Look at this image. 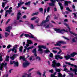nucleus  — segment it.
I'll return each mask as SVG.
<instances>
[{
  "instance_id": "23",
  "label": "nucleus",
  "mask_w": 77,
  "mask_h": 77,
  "mask_svg": "<svg viewBox=\"0 0 77 77\" xmlns=\"http://www.w3.org/2000/svg\"><path fill=\"white\" fill-rule=\"evenodd\" d=\"M9 56L7 55L5 58V61H9Z\"/></svg>"
},
{
  "instance_id": "27",
  "label": "nucleus",
  "mask_w": 77,
  "mask_h": 77,
  "mask_svg": "<svg viewBox=\"0 0 77 77\" xmlns=\"http://www.w3.org/2000/svg\"><path fill=\"white\" fill-rule=\"evenodd\" d=\"M65 63H66V64H68L69 65H71V66H74V64H71V63H70L66 62Z\"/></svg>"
},
{
  "instance_id": "49",
  "label": "nucleus",
  "mask_w": 77,
  "mask_h": 77,
  "mask_svg": "<svg viewBox=\"0 0 77 77\" xmlns=\"http://www.w3.org/2000/svg\"><path fill=\"white\" fill-rule=\"evenodd\" d=\"M11 51H12L14 52V50H13V48L11 49L10 50H9L8 51V52L9 53Z\"/></svg>"
},
{
  "instance_id": "59",
  "label": "nucleus",
  "mask_w": 77,
  "mask_h": 77,
  "mask_svg": "<svg viewBox=\"0 0 77 77\" xmlns=\"http://www.w3.org/2000/svg\"><path fill=\"white\" fill-rule=\"evenodd\" d=\"M23 18L24 19H26V18H27V16H26V15H24L23 17Z\"/></svg>"
},
{
  "instance_id": "24",
  "label": "nucleus",
  "mask_w": 77,
  "mask_h": 77,
  "mask_svg": "<svg viewBox=\"0 0 77 77\" xmlns=\"http://www.w3.org/2000/svg\"><path fill=\"white\" fill-rule=\"evenodd\" d=\"M24 36H25V37H26V38H28V37H29L30 38H31V36H30L29 34H25L24 35Z\"/></svg>"
},
{
  "instance_id": "33",
  "label": "nucleus",
  "mask_w": 77,
  "mask_h": 77,
  "mask_svg": "<svg viewBox=\"0 0 77 77\" xmlns=\"http://www.w3.org/2000/svg\"><path fill=\"white\" fill-rule=\"evenodd\" d=\"M55 46H59L60 47L61 46V44L58 43H57L56 44L54 45Z\"/></svg>"
},
{
  "instance_id": "35",
  "label": "nucleus",
  "mask_w": 77,
  "mask_h": 77,
  "mask_svg": "<svg viewBox=\"0 0 77 77\" xmlns=\"http://www.w3.org/2000/svg\"><path fill=\"white\" fill-rule=\"evenodd\" d=\"M38 18V17H34L31 19V20H32V21H33V20H36L37 18Z\"/></svg>"
},
{
  "instance_id": "41",
  "label": "nucleus",
  "mask_w": 77,
  "mask_h": 77,
  "mask_svg": "<svg viewBox=\"0 0 77 77\" xmlns=\"http://www.w3.org/2000/svg\"><path fill=\"white\" fill-rule=\"evenodd\" d=\"M37 73L38 75H39L40 76H41V75H42V74L41 73H40V72L38 71L37 72Z\"/></svg>"
},
{
  "instance_id": "56",
  "label": "nucleus",
  "mask_w": 77,
  "mask_h": 77,
  "mask_svg": "<svg viewBox=\"0 0 77 77\" xmlns=\"http://www.w3.org/2000/svg\"><path fill=\"white\" fill-rule=\"evenodd\" d=\"M49 72H51V73H53V69H52L51 70H49Z\"/></svg>"
},
{
  "instance_id": "29",
  "label": "nucleus",
  "mask_w": 77,
  "mask_h": 77,
  "mask_svg": "<svg viewBox=\"0 0 77 77\" xmlns=\"http://www.w3.org/2000/svg\"><path fill=\"white\" fill-rule=\"evenodd\" d=\"M30 3L31 2L30 1H29L25 3V5H30Z\"/></svg>"
},
{
  "instance_id": "4",
  "label": "nucleus",
  "mask_w": 77,
  "mask_h": 77,
  "mask_svg": "<svg viewBox=\"0 0 77 77\" xmlns=\"http://www.w3.org/2000/svg\"><path fill=\"white\" fill-rule=\"evenodd\" d=\"M50 17H51V16L50 15L48 16L46 18V20H44L42 21L41 23V24L42 25L43 24H44V23H46L48 22V21H49V20L50 19Z\"/></svg>"
},
{
  "instance_id": "43",
  "label": "nucleus",
  "mask_w": 77,
  "mask_h": 77,
  "mask_svg": "<svg viewBox=\"0 0 77 77\" xmlns=\"http://www.w3.org/2000/svg\"><path fill=\"white\" fill-rule=\"evenodd\" d=\"M3 68V66L1 64V65L0 66V70L2 71Z\"/></svg>"
},
{
  "instance_id": "25",
  "label": "nucleus",
  "mask_w": 77,
  "mask_h": 77,
  "mask_svg": "<svg viewBox=\"0 0 77 77\" xmlns=\"http://www.w3.org/2000/svg\"><path fill=\"white\" fill-rule=\"evenodd\" d=\"M29 34L31 35V38H32V39L34 38V39L35 40L36 39V38L34 36H33V35L31 33H29Z\"/></svg>"
},
{
  "instance_id": "36",
  "label": "nucleus",
  "mask_w": 77,
  "mask_h": 77,
  "mask_svg": "<svg viewBox=\"0 0 77 77\" xmlns=\"http://www.w3.org/2000/svg\"><path fill=\"white\" fill-rule=\"evenodd\" d=\"M58 77H63V75H62V74L61 73L59 72L58 73Z\"/></svg>"
},
{
  "instance_id": "8",
  "label": "nucleus",
  "mask_w": 77,
  "mask_h": 77,
  "mask_svg": "<svg viewBox=\"0 0 77 77\" xmlns=\"http://www.w3.org/2000/svg\"><path fill=\"white\" fill-rule=\"evenodd\" d=\"M30 63L28 62V61H26L25 62V63H23V66L24 68H26V67H27V66L29 65Z\"/></svg>"
},
{
  "instance_id": "12",
  "label": "nucleus",
  "mask_w": 77,
  "mask_h": 77,
  "mask_svg": "<svg viewBox=\"0 0 77 77\" xmlns=\"http://www.w3.org/2000/svg\"><path fill=\"white\" fill-rule=\"evenodd\" d=\"M20 15H21V13L20 12L17 13V20H19L20 18Z\"/></svg>"
},
{
  "instance_id": "18",
  "label": "nucleus",
  "mask_w": 77,
  "mask_h": 77,
  "mask_svg": "<svg viewBox=\"0 0 77 77\" xmlns=\"http://www.w3.org/2000/svg\"><path fill=\"white\" fill-rule=\"evenodd\" d=\"M24 48H26V50H29L30 49H32V48H33V46H31L30 47H29L28 48H27V47L26 46H24Z\"/></svg>"
},
{
  "instance_id": "28",
  "label": "nucleus",
  "mask_w": 77,
  "mask_h": 77,
  "mask_svg": "<svg viewBox=\"0 0 77 77\" xmlns=\"http://www.w3.org/2000/svg\"><path fill=\"white\" fill-rule=\"evenodd\" d=\"M44 53L48 54V53H50V51L49 50L47 49L44 51Z\"/></svg>"
},
{
  "instance_id": "31",
  "label": "nucleus",
  "mask_w": 77,
  "mask_h": 77,
  "mask_svg": "<svg viewBox=\"0 0 77 77\" xmlns=\"http://www.w3.org/2000/svg\"><path fill=\"white\" fill-rule=\"evenodd\" d=\"M18 45H16L13 48V49L14 51H15V49H16L17 48V47H18Z\"/></svg>"
},
{
  "instance_id": "1",
  "label": "nucleus",
  "mask_w": 77,
  "mask_h": 77,
  "mask_svg": "<svg viewBox=\"0 0 77 77\" xmlns=\"http://www.w3.org/2000/svg\"><path fill=\"white\" fill-rule=\"evenodd\" d=\"M38 51H40V53L41 54H42L43 53V50L42 48H43V49H46L47 48V47L44 45H38Z\"/></svg>"
},
{
  "instance_id": "63",
  "label": "nucleus",
  "mask_w": 77,
  "mask_h": 77,
  "mask_svg": "<svg viewBox=\"0 0 77 77\" xmlns=\"http://www.w3.org/2000/svg\"><path fill=\"white\" fill-rule=\"evenodd\" d=\"M70 59L71 60H73V61H74V60H75V59L73 58H70Z\"/></svg>"
},
{
  "instance_id": "10",
  "label": "nucleus",
  "mask_w": 77,
  "mask_h": 77,
  "mask_svg": "<svg viewBox=\"0 0 77 77\" xmlns=\"http://www.w3.org/2000/svg\"><path fill=\"white\" fill-rule=\"evenodd\" d=\"M64 5L65 6H68V4H71V2L70 1H64Z\"/></svg>"
},
{
  "instance_id": "22",
  "label": "nucleus",
  "mask_w": 77,
  "mask_h": 77,
  "mask_svg": "<svg viewBox=\"0 0 77 77\" xmlns=\"http://www.w3.org/2000/svg\"><path fill=\"white\" fill-rule=\"evenodd\" d=\"M39 14V13L38 12H36L35 13H33L31 14V16H34V15H38V14Z\"/></svg>"
},
{
  "instance_id": "47",
  "label": "nucleus",
  "mask_w": 77,
  "mask_h": 77,
  "mask_svg": "<svg viewBox=\"0 0 77 77\" xmlns=\"http://www.w3.org/2000/svg\"><path fill=\"white\" fill-rule=\"evenodd\" d=\"M63 38L65 39H66V40H69V39H68V38H67L64 36H62Z\"/></svg>"
},
{
  "instance_id": "55",
  "label": "nucleus",
  "mask_w": 77,
  "mask_h": 77,
  "mask_svg": "<svg viewBox=\"0 0 77 77\" xmlns=\"http://www.w3.org/2000/svg\"><path fill=\"white\" fill-rule=\"evenodd\" d=\"M72 41L73 42H76V41H75V39H74V38H73L72 39Z\"/></svg>"
},
{
  "instance_id": "19",
  "label": "nucleus",
  "mask_w": 77,
  "mask_h": 77,
  "mask_svg": "<svg viewBox=\"0 0 77 77\" xmlns=\"http://www.w3.org/2000/svg\"><path fill=\"white\" fill-rule=\"evenodd\" d=\"M55 2H51L49 3V5L50 6H54L55 5H54Z\"/></svg>"
},
{
  "instance_id": "14",
  "label": "nucleus",
  "mask_w": 77,
  "mask_h": 77,
  "mask_svg": "<svg viewBox=\"0 0 77 77\" xmlns=\"http://www.w3.org/2000/svg\"><path fill=\"white\" fill-rule=\"evenodd\" d=\"M7 29H6V31L7 32H10V30L11 29H12V27L8 26L6 28Z\"/></svg>"
},
{
  "instance_id": "11",
  "label": "nucleus",
  "mask_w": 77,
  "mask_h": 77,
  "mask_svg": "<svg viewBox=\"0 0 77 77\" xmlns=\"http://www.w3.org/2000/svg\"><path fill=\"white\" fill-rule=\"evenodd\" d=\"M12 7H10L9 8V10H7L6 11V12H8L9 13V14H11V12L12 11Z\"/></svg>"
},
{
  "instance_id": "57",
  "label": "nucleus",
  "mask_w": 77,
  "mask_h": 77,
  "mask_svg": "<svg viewBox=\"0 0 77 77\" xmlns=\"http://www.w3.org/2000/svg\"><path fill=\"white\" fill-rule=\"evenodd\" d=\"M72 14L74 15L75 18H76V17H77V14H76L75 13H73Z\"/></svg>"
},
{
  "instance_id": "38",
  "label": "nucleus",
  "mask_w": 77,
  "mask_h": 77,
  "mask_svg": "<svg viewBox=\"0 0 77 77\" xmlns=\"http://www.w3.org/2000/svg\"><path fill=\"white\" fill-rule=\"evenodd\" d=\"M30 28L32 29H34V26L32 24H31L30 26Z\"/></svg>"
},
{
  "instance_id": "44",
  "label": "nucleus",
  "mask_w": 77,
  "mask_h": 77,
  "mask_svg": "<svg viewBox=\"0 0 77 77\" xmlns=\"http://www.w3.org/2000/svg\"><path fill=\"white\" fill-rule=\"evenodd\" d=\"M64 24L65 26H66L67 28L69 30V28L68 27H69V28H69V26H68V25L67 24H66V23H65Z\"/></svg>"
},
{
  "instance_id": "50",
  "label": "nucleus",
  "mask_w": 77,
  "mask_h": 77,
  "mask_svg": "<svg viewBox=\"0 0 77 77\" xmlns=\"http://www.w3.org/2000/svg\"><path fill=\"white\" fill-rule=\"evenodd\" d=\"M70 71H72L73 72H74V71H75V69H73L72 68H70Z\"/></svg>"
},
{
  "instance_id": "48",
  "label": "nucleus",
  "mask_w": 77,
  "mask_h": 77,
  "mask_svg": "<svg viewBox=\"0 0 77 77\" xmlns=\"http://www.w3.org/2000/svg\"><path fill=\"white\" fill-rule=\"evenodd\" d=\"M5 4L4 2H2V6L3 8H5Z\"/></svg>"
},
{
  "instance_id": "46",
  "label": "nucleus",
  "mask_w": 77,
  "mask_h": 77,
  "mask_svg": "<svg viewBox=\"0 0 77 77\" xmlns=\"http://www.w3.org/2000/svg\"><path fill=\"white\" fill-rule=\"evenodd\" d=\"M37 20L35 21V22L36 23H38V22L39 21V18H37Z\"/></svg>"
},
{
  "instance_id": "13",
  "label": "nucleus",
  "mask_w": 77,
  "mask_h": 77,
  "mask_svg": "<svg viewBox=\"0 0 77 77\" xmlns=\"http://www.w3.org/2000/svg\"><path fill=\"white\" fill-rule=\"evenodd\" d=\"M25 75H23L22 77H31V73H30L29 74L25 73Z\"/></svg>"
},
{
  "instance_id": "62",
  "label": "nucleus",
  "mask_w": 77,
  "mask_h": 77,
  "mask_svg": "<svg viewBox=\"0 0 77 77\" xmlns=\"http://www.w3.org/2000/svg\"><path fill=\"white\" fill-rule=\"evenodd\" d=\"M11 20V19H9L6 22V24H7L9 21H10V20Z\"/></svg>"
},
{
  "instance_id": "54",
  "label": "nucleus",
  "mask_w": 77,
  "mask_h": 77,
  "mask_svg": "<svg viewBox=\"0 0 77 77\" xmlns=\"http://www.w3.org/2000/svg\"><path fill=\"white\" fill-rule=\"evenodd\" d=\"M11 45H8L7 46V48L8 49H9V48H11Z\"/></svg>"
},
{
  "instance_id": "53",
  "label": "nucleus",
  "mask_w": 77,
  "mask_h": 77,
  "mask_svg": "<svg viewBox=\"0 0 77 77\" xmlns=\"http://www.w3.org/2000/svg\"><path fill=\"white\" fill-rule=\"evenodd\" d=\"M50 8L49 7L47 9V11L48 12H50Z\"/></svg>"
},
{
  "instance_id": "26",
  "label": "nucleus",
  "mask_w": 77,
  "mask_h": 77,
  "mask_svg": "<svg viewBox=\"0 0 77 77\" xmlns=\"http://www.w3.org/2000/svg\"><path fill=\"white\" fill-rule=\"evenodd\" d=\"M1 55V54L0 53V55ZM3 61V59L2 58V56L1 55L0 56V65H1V62H2Z\"/></svg>"
},
{
  "instance_id": "16",
  "label": "nucleus",
  "mask_w": 77,
  "mask_h": 77,
  "mask_svg": "<svg viewBox=\"0 0 77 77\" xmlns=\"http://www.w3.org/2000/svg\"><path fill=\"white\" fill-rule=\"evenodd\" d=\"M57 43H60V44H66V42H64L62 41L58 42Z\"/></svg>"
},
{
  "instance_id": "30",
  "label": "nucleus",
  "mask_w": 77,
  "mask_h": 77,
  "mask_svg": "<svg viewBox=\"0 0 77 77\" xmlns=\"http://www.w3.org/2000/svg\"><path fill=\"white\" fill-rule=\"evenodd\" d=\"M35 59L36 60H37V59H38V60H41V57H40L37 56L36 57Z\"/></svg>"
},
{
  "instance_id": "37",
  "label": "nucleus",
  "mask_w": 77,
  "mask_h": 77,
  "mask_svg": "<svg viewBox=\"0 0 77 77\" xmlns=\"http://www.w3.org/2000/svg\"><path fill=\"white\" fill-rule=\"evenodd\" d=\"M1 65H2L3 66H4V65L5 67H6V65H7V63H5V64L4 63H3L1 64Z\"/></svg>"
},
{
  "instance_id": "61",
  "label": "nucleus",
  "mask_w": 77,
  "mask_h": 77,
  "mask_svg": "<svg viewBox=\"0 0 77 77\" xmlns=\"http://www.w3.org/2000/svg\"><path fill=\"white\" fill-rule=\"evenodd\" d=\"M9 8V6H7V7H5L4 9V10H6V9H8Z\"/></svg>"
},
{
  "instance_id": "51",
  "label": "nucleus",
  "mask_w": 77,
  "mask_h": 77,
  "mask_svg": "<svg viewBox=\"0 0 77 77\" xmlns=\"http://www.w3.org/2000/svg\"><path fill=\"white\" fill-rule=\"evenodd\" d=\"M32 53H36V49H34L32 51Z\"/></svg>"
},
{
  "instance_id": "52",
  "label": "nucleus",
  "mask_w": 77,
  "mask_h": 77,
  "mask_svg": "<svg viewBox=\"0 0 77 77\" xmlns=\"http://www.w3.org/2000/svg\"><path fill=\"white\" fill-rule=\"evenodd\" d=\"M23 8L24 10H26V9H27V7H24V6H23L21 7V9H22Z\"/></svg>"
},
{
  "instance_id": "58",
  "label": "nucleus",
  "mask_w": 77,
  "mask_h": 77,
  "mask_svg": "<svg viewBox=\"0 0 77 77\" xmlns=\"http://www.w3.org/2000/svg\"><path fill=\"white\" fill-rule=\"evenodd\" d=\"M62 50H60L58 52H57V54H59L61 53H62Z\"/></svg>"
},
{
  "instance_id": "60",
  "label": "nucleus",
  "mask_w": 77,
  "mask_h": 77,
  "mask_svg": "<svg viewBox=\"0 0 77 77\" xmlns=\"http://www.w3.org/2000/svg\"><path fill=\"white\" fill-rule=\"evenodd\" d=\"M50 1H51L52 3H56V1L55 0H50Z\"/></svg>"
},
{
  "instance_id": "15",
  "label": "nucleus",
  "mask_w": 77,
  "mask_h": 77,
  "mask_svg": "<svg viewBox=\"0 0 77 77\" xmlns=\"http://www.w3.org/2000/svg\"><path fill=\"white\" fill-rule=\"evenodd\" d=\"M59 6L60 7V9L61 11H63V7L62 6V4L61 3L59 2Z\"/></svg>"
},
{
  "instance_id": "9",
  "label": "nucleus",
  "mask_w": 77,
  "mask_h": 77,
  "mask_svg": "<svg viewBox=\"0 0 77 77\" xmlns=\"http://www.w3.org/2000/svg\"><path fill=\"white\" fill-rule=\"evenodd\" d=\"M18 56V54H14L12 56L10 57V59H11V60H14L15 59V58L16 57Z\"/></svg>"
},
{
  "instance_id": "21",
  "label": "nucleus",
  "mask_w": 77,
  "mask_h": 77,
  "mask_svg": "<svg viewBox=\"0 0 77 77\" xmlns=\"http://www.w3.org/2000/svg\"><path fill=\"white\" fill-rule=\"evenodd\" d=\"M77 53L76 52H73L70 55L72 57H74L75 55H77Z\"/></svg>"
},
{
  "instance_id": "6",
  "label": "nucleus",
  "mask_w": 77,
  "mask_h": 77,
  "mask_svg": "<svg viewBox=\"0 0 77 77\" xmlns=\"http://www.w3.org/2000/svg\"><path fill=\"white\" fill-rule=\"evenodd\" d=\"M55 58L57 60H59V58L60 59H62L63 57H62V56H60L58 54L55 56Z\"/></svg>"
},
{
  "instance_id": "40",
  "label": "nucleus",
  "mask_w": 77,
  "mask_h": 77,
  "mask_svg": "<svg viewBox=\"0 0 77 77\" xmlns=\"http://www.w3.org/2000/svg\"><path fill=\"white\" fill-rule=\"evenodd\" d=\"M68 74L69 75H70L71 77H74V74H73V73H68Z\"/></svg>"
},
{
  "instance_id": "64",
  "label": "nucleus",
  "mask_w": 77,
  "mask_h": 77,
  "mask_svg": "<svg viewBox=\"0 0 77 77\" xmlns=\"http://www.w3.org/2000/svg\"><path fill=\"white\" fill-rule=\"evenodd\" d=\"M43 76H45V77H46V75H45V71L43 73Z\"/></svg>"
},
{
  "instance_id": "2",
  "label": "nucleus",
  "mask_w": 77,
  "mask_h": 77,
  "mask_svg": "<svg viewBox=\"0 0 77 77\" xmlns=\"http://www.w3.org/2000/svg\"><path fill=\"white\" fill-rule=\"evenodd\" d=\"M61 66V65L59 63H57L56 62V60H54L52 62V64L51 65V66L53 68H56V66L59 67Z\"/></svg>"
},
{
  "instance_id": "42",
  "label": "nucleus",
  "mask_w": 77,
  "mask_h": 77,
  "mask_svg": "<svg viewBox=\"0 0 77 77\" xmlns=\"http://www.w3.org/2000/svg\"><path fill=\"white\" fill-rule=\"evenodd\" d=\"M49 57H53V54L52 53H50V54L49 55Z\"/></svg>"
},
{
  "instance_id": "7",
  "label": "nucleus",
  "mask_w": 77,
  "mask_h": 77,
  "mask_svg": "<svg viewBox=\"0 0 77 77\" xmlns=\"http://www.w3.org/2000/svg\"><path fill=\"white\" fill-rule=\"evenodd\" d=\"M27 44H26V47H29L30 45L29 44H32V42L30 40H27Z\"/></svg>"
},
{
  "instance_id": "39",
  "label": "nucleus",
  "mask_w": 77,
  "mask_h": 77,
  "mask_svg": "<svg viewBox=\"0 0 77 77\" xmlns=\"http://www.w3.org/2000/svg\"><path fill=\"white\" fill-rule=\"evenodd\" d=\"M40 12H41L42 13H43V8H39Z\"/></svg>"
},
{
  "instance_id": "34",
  "label": "nucleus",
  "mask_w": 77,
  "mask_h": 77,
  "mask_svg": "<svg viewBox=\"0 0 77 77\" xmlns=\"http://www.w3.org/2000/svg\"><path fill=\"white\" fill-rule=\"evenodd\" d=\"M55 71H57V72H60V69H55Z\"/></svg>"
},
{
  "instance_id": "32",
  "label": "nucleus",
  "mask_w": 77,
  "mask_h": 77,
  "mask_svg": "<svg viewBox=\"0 0 77 77\" xmlns=\"http://www.w3.org/2000/svg\"><path fill=\"white\" fill-rule=\"evenodd\" d=\"M23 47L22 46H21L20 48L19 51H20V52H22V51H23Z\"/></svg>"
},
{
  "instance_id": "3",
  "label": "nucleus",
  "mask_w": 77,
  "mask_h": 77,
  "mask_svg": "<svg viewBox=\"0 0 77 77\" xmlns=\"http://www.w3.org/2000/svg\"><path fill=\"white\" fill-rule=\"evenodd\" d=\"M54 31L57 32V33H62V32H68V31L64 29H54Z\"/></svg>"
},
{
  "instance_id": "5",
  "label": "nucleus",
  "mask_w": 77,
  "mask_h": 77,
  "mask_svg": "<svg viewBox=\"0 0 77 77\" xmlns=\"http://www.w3.org/2000/svg\"><path fill=\"white\" fill-rule=\"evenodd\" d=\"M14 63L15 66V65L17 67L18 66V65H19V63H18V62H15V61H10V65H13Z\"/></svg>"
},
{
  "instance_id": "20",
  "label": "nucleus",
  "mask_w": 77,
  "mask_h": 77,
  "mask_svg": "<svg viewBox=\"0 0 77 77\" xmlns=\"http://www.w3.org/2000/svg\"><path fill=\"white\" fill-rule=\"evenodd\" d=\"M23 59V61H26V59H25V57H22V56H20V60H21Z\"/></svg>"
},
{
  "instance_id": "45",
  "label": "nucleus",
  "mask_w": 77,
  "mask_h": 77,
  "mask_svg": "<svg viewBox=\"0 0 77 77\" xmlns=\"http://www.w3.org/2000/svg\"><path fill=\"white\" fill-rule=\"evenodd\" d=\"M54 16V20H57L58 19V17H56V15H55Z\"/></svg>"
},
{
  "instance_id": "17",
  "label": "nucleus",
  "mask_w": 77,
  "mask_h": 77,
  "mask_svg": "<svg viewBox=\"0 0 77 77\" xmlns=\"http://www.w3.org/2000/svg\"><path fill=\"white\" fill-rule=\"evenodd\" d=\"M64 57L66 59V60H68V59H69L71 57V56L68 54L67 55V56H65Z\"/></svg>"
}]
</instances>
